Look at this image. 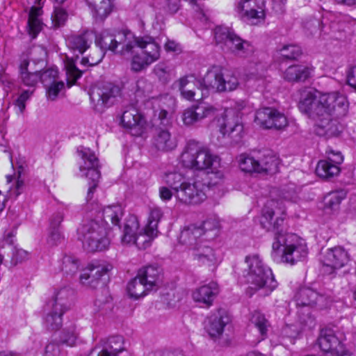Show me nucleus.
I'll return each mask as SVG.
<instances>
[{
  "instance_id": "1",
  "label": "nucleus",
  "mask_w": 356,
  "mask_h": 356,
  "mask_svg": "<svg viewBox=\"0 0 356 356\" xmlns=\"http://www.w3.org/2000/svg\"><path fill=\"white\" fill-rule=\"evenodd\" d=\"M299 108L314 119L332 113L337 117H344L348 113V102L345 96L338 92L322 94L317 97L309 91L299 102Z\"/></svg>"
},
{
  "instance_id": "2",
  "label": "nucleus",
  "mask_w": 356,
  "mask_h": 356,
  "mask_svg": "<svg viewBox=\"0 0 356 356\" xmlns=\"http://www.w3.org/2000/svg\"><path fill=\"white\" fill-rule=\"evenodd\" d=\"M135 46L141 50V54H136L132 57L131 70L138 72L158 60L161 56V47L154 38L149 35L136 37L122 46L120 51L122 56L131 53Z\"/></svg>"
},
{
  "instance_id": "3",
  "label": "nucleus",
  "mask_w": 356,
  "mask_h": 356,
  "mask_svg": "<svg viewBox=\"0 0 356 356\" xmlns=\"http://www.w3.org/2000/svg\"><path fill=\"white\" fill-rule=\"evenodd\" d=\"M78 238L88 252L104 251L110 245L109 229L97 220L83 223L77 229Z\"/></svg>"
},
{
  "instance_id": "4",
  "label": "nucleus",
  "mask_w": 356,
  "mask_h": 356,
  "mask_svg": "<svg viewBox=\"0 0 356 356\" xmlns=\"http://www.w3.org/2000/svg\"><path fill=\"white\" fill-rule=\"evenodd\" d=\"M181 161L186 168L196 170H209L219 163V158L209 148L200 146L195 141H190L181 154Z\"/></svg>"
},
{
  "instance_id": "5",
  "label": "nucleus",
  "mask_w": 356,
  "mask_h": 356,
  "mask_svg": "<svg viewBox=\"0 0 356 356\" xmlns=\"http://www.w3.org/2000/svg\"><path fill=\"white\" fill-rule=\"evenodd\" d=\"M214 38L216 44L220 45L224 51L236 56L247 58L254 53V47L228 27L217 26L214 30Z\"/></svg>"
},
{
  "instance_id": "6",
  "label": "nucleus",
  "mask_w": 356,
  "mask_h": 356,
  "mask_svg": "<svg viewBox=\"0 0 356 356\" xmlns=\"http://www.w3.org/2000/svg\"><path fill=\"white\" fill-rule=\"evenodd\" d=\"M238 163L244 172L274 174L278 171L279 160L270 151L263 150L252 155H240Z\"/></svg>"
},
{
  "instance_id": "7",
  "label": "nucleus",
  "mask_w": 356,
  "mask_h": 356,
  "mask_svg": "<svg viewBox=\"0 0 356 356\" xmlns=\"http://www.w3.org/2000/svg\"><path fill=\"white\" fill-rule=\"evenodd\" d=\"M277 238V241L273 243V250L276 252L281 246L284 247L282 255L283 262L293 265L307 257V245L296 234H286V236H280Z\"/></svg>"
},
{
  "instance_id": "8",
  "label": "nucleus",
  "mask_w": 356,
  "mask_h": 356,
  "mask_svg": "<svg viewBox=\"0 0 356 356\" xmlns=\"http://www.w3.org/2000/svg\"><path fill=\"white\" fill-rule=\"evenodd\" d=\"M90 97L97 111L110 107L118 102L122 97V88L108 82L94 86L90 92Z\"/></svg>"
},
{
  "instance_id": "9",
  "label": "nucleus",
  "mask_w": 356,
  "mask_h": 356,
  "mask_svg": "<svg viewBox=\"0 0 356 356\" xmlns=\"http://www.w3.org/2000/svg\"><path fill=\"white\" fill-rule=\"evenodd\" d=\"M78 152L83 161V163L79 167V170L83 173V176L90 180L88 183L89 188L86 197L88 201L92 199L101 177L99 160L89 148H83Z\"/></svg>"
},
{
  "instance_id": "10",
  "label": "nucleus",
  "mask_w": 356,
  "mask_h": 356,
  "mask_svg": "<svg viewBox=\"0 0 356 356\" xmlns=\"http://www.w3.org/2000/svg\"><path fill=\"white\" fill-rule=\"evenodd\" d=\"M202 83L205 89L219 92L233 91L239 85L238 79L233 72L224 75L217 67H212L207 72L202 78Z\"/></svg>"
},
{
  "instance_id": "11",
  "label": "nucleus",
  "mask_w": 356,
  "mask_h": 356,
  "mask_svg": "<svg viewBox=\"0 0 356 356\" xmlns=\"http://www.w3.org/2000/svg\"><path fill=\"white\" fill-rule=\"evenodd\" d=\"M177 201L185 205L199 204L207 199L205 184L200 181H186L175 193Z\"/></svg>"
},
{
  "instance_id": "12",
  "label": "nucleus",
  "mask_w": 356,
  "mask_h": 356,
  "mask_svg": "<svg viewBox=\"0 0 356 356\" xmlns=\"http://www.w3.org/2000/svg\"><path fill=\"white\" fill-rule=\"evenodd\" d=\"M264 0H241L237 6L239 17L244 22L256 25L266 17Z\"/></svg>"
},
{
  "instance_id": "13",
  "label": "nucleus",
  "mask_w": 356,
  "mask_h": 356,
  "mask_svg": "<svg viewBox=\"0 0 356 356\" xmlns=\"http://www.w3.org/2000/svg\"><path fill=\"white\" fill-rule=\"evenodd\" d=\"M248 283L252 286L251 289L258 291L263 289L264 296H268L277 286L271 269L268 266L245 275Z\"/></svg>"
},
{
  "instance_id": "14",
  "label": "nucleus",
  "mask_w": 356,
  "mask_h": 356,
  "mask_svg": "<svg viewBox=\"0 0 356 356\" xmlns=\"http://www.w3.org/2000/svg\"><path fill=\"white\" fill-rule=\"evenodd\" d=\"M255 122L265 129H282L288 125V120L283 113L272 107H264L257 111Z\"/></svg>"
},
{
  "instance_id": "15",
  "label": "nucleus",
  "mask_w": 356,
  "mask_h": 356,
  "mask_svg": "<svg viewBox=\"0 0 356 356\" xmlns=\"http://www.w3.org/2000/svg\"><path fill=\"white\" fill-rule=\"evenodd\" d=\"M318 342L325 356H353L331 330H322Z\"/></svg>"
},
{
  "instance_id": "16",
  "label": "nucleus",
  "mask_w": 356,
  "mask_h": 356,
  "mask_svg": "<svg viewBox=\"0 0 356 356\" xmlns=\"http://www.w3.org/2000/svg\"><path fill=\"white\" fill-rule=\"evenodd\" d=\"M280 203L275 200H270L267 201L262 210V216L261 218V225L263 228L268 231H275V239L277 241V237L280 236H286L285 234L282 233V230H280V228L284 223L283 217H277L276 220L273 222V216L275 213V209H279L282 214H284V211L281 209V207L278 208Z\"/></svg>"
},
{
  "instance_id": "17",
  "label": "nucleus",
  "mask_w": 356,
  "mask_h": 356,
  "mask_svg": "<svg viewBox=\"0 0 356 356\" xmlns=\"http://www.w3.org/2000/svg\"><path fill=\"white\" fill-rule=\"evenodd\" d=\"M337 117L334 113L323 116L317 117V122L314 126V132L316 135L330 138L339 136L342 131L343 127L339 122Z\"/></svg>"
},
{
  "instance_id": "18",
  "label": "nucleus",
  "mask_w": 356,
  "mask_h": 356,
  "mask_svg": "<svg viewBox=\"0 0 356 356\" xmlns=\"http://www.w3.org/2000/svg\"><path fill=\"white\" fill-rule=\"evenodd\" d=\"M218 109L207 104L200 103L193 106L182 113V121L186 126L193 125L207 118H213Z\"/></svg>"
},
{
  "instance_id": "19",
  "label": "nucleus",
  "mask_w": 356,
  "mask_h": 356,
  "mask_svg": "<svg viewBox=\"0 0 356 356\" xmlns=\"http://www.w3.org/2000/svg\"><path fill=\"white\" fill-rule=\"evenodd\" d=\"M230 114L231 111H229L225 115L220 131L224 136L231 139L233 143H238L245 135L244 127L238 115L234 118H230Z\"/></svg>"
},
{
  "instance_id": "20",
  "label": "nucleus",
  "mask_w": 356,
  "mask_h": 356,
  "mask_svg": "<svg viewBox=\"0 0 356 356\" xmlns=\"http://www.w3.org/2000/svg\"><path fill=\"white\" fill-rule=\"evenodd\" d=\"M295 300L297 306L301 307L318 306L319 308H323L326 305V298L325 296L307 287L298 290L295 296Z\"/></svg>"
},
{
  "instance_id": "21",
  "label": "nucleus",
  "mask_w": 356,
  "mask_h": 356,
  "mask_svg": "<svg viewBox=\"0 0 356 356\" xmlns=\"http://www.w3.org/2000/svg\"><path fill=\"white\" fill-rule=\"evenodd\" d=\"M229 321V317L225 313L218 311L207 318L204 328L209 337L216 340L222 337L225 327Z\"/></svg>"
},
{
  "instance_id": "22",
  "label": "nucleus",
  "mask_w": 356,
  "mask_h": 356,
  "mask_svg": "<svg viewBox=\"0 0 356 356\" xmlns=\"http://www.w3.org/2000/svg\"><path fill=\"white\" fill-rule=\"evenodd\" d=\"M95 33L92 31H85L76 34L68 35L66 44L70 49L74 52L83 54L92 44Z\"/></svg>"
},
{
  "instance_id": "23",
  "label": "nucleus",
  "mask_w": 356,
  "mask_h": 356,
  "mask_svg": "<svg viewBox=\"0 0 356 356\" xmlns=\"http://www.w3.org/2000/svg\"><path fill=\"white\" fill-rule=\"evenodd\" d=\"M111 264L89 265L81 274L79 279L82 284L95 288L100 279L112 269Z\"/></svg>"
},
{
  "instance_id": "24",
  "label": "nucleus",
  "mask_w": 356,
  "mask_h": 356,
  "mask_svg": "<svg viewBox=\"0 0 356 356\" xmlns=\"http://www.w3.org/2000/svg\"><path fill=\"white\" fill-rule=\"evenodd\" d=\"M66 312L47 303L43 307L42 323L51 332L59 330L63 326V316Z\"/></svg>"
},
{
  "instance_id": "25",
  "label": "nucleus",
  "mask_w": 356,
  "mask_h": 356,
  "mask_svg": "<svg viewBox=\"0 0 356 356\" xmlns=\"http://www.w3.org/2000/svg\"><path fill=\"white\" fill-rule=\"evenodd\" d=\"M349 260L350 256L348 252L341 246H336L327 250L322 262L325 266L339 269L346 265Z\"/></svg>"
},
{
  "instance_id": "26",
  "label": "nucleus",
  "mask_w": 356,
  "mask_h": 356,
  "mask_svg": "<svg viewBox=\"0 0 356 356\" xmlns=\"http://www.w3.org/2000/svg\"><path fill=\"white\" fill-rule=\"evenodd\" d=\"M218 293V284L211 282L196 289L192 296L195 302L202 304L206 307H209L213 305V300Z\"/></svg>"
},
{
  "instance_id": "27",
  "label": "nucleus",
  "mask_w": 356,
  "mask_h": 356,
  "mask_svg": "<svg viewBox=\"0 0 356 356\" xmlns=\"http://www.w3.org/2000/svg\"><path fill=\"white\" fill-rule=\"evenodd\" d=\"M19 72L22 83L26 86H35L40 79V70L30 66L29 60L25 55L20 58Z\"/></svg>"
},
{
  "instance_id": "28",
  "label": "nucleus",
  "mask_w": 356,
  "mask_h": 356,
  "mask_svg": "<svg viewBox=\"0 0 356 356\" xmlns=\"http://www.w3.org/2000/svg\"><path fill=\"white\" fill-rule=\"evenodd\" d=\"M127 35H120L119 40H116L115 38L108 31H102L99 36L95 38V43L97 46L100 47V49L103 51L105 50H110L115 54L120 55L121 50H118V44H125L127 43Z\"/></svg>"
},
{
  "instance_id": "29",
  "label": "nucleus",
  "mask_w": 356,
  "mask_h": 356,
  "mask_svg": "<svg viewBox=\"0 0 356 356\" xmlns=\"http://www.w3.org/2000/svg\"><path fill=\"white\" fill-rule=\"evenodd\" d=\"M175 86L180 91L181 96L188 100L195 99V87L200 86L204 88L202 79L197 80L193 76L188 75L178 79Z\"/></svg>"
},
{
  "instance_id": "30",
  "label": "nucleus",
  "mask_w": 356,
  "mask_h": 356,
  "mask_svg": "<svg viewBox=\"0 0 356 356\" xmlns=\"http://www.w3.org/2000/svg\"><path fill=\"white\" fill-rule=\"evenodd\" d=\"M35 3L37 5L31 8L28 19V31L32 38H36L41 31L43 25L40 17L42 14V8L44 0H35Z\"/></svg>"
},
{
  "instance_id": "31",
  "label": "nucleus",
  "mask_w": 356,
  "mask_h": 356,
  "mask_svg": "<svg viewBox=\"0 0 356 356\" xmlns=\"http://www.w3.org/2000/svg\"><path fill=\"white\" fill-rule=\"evenodd\" d=\"M191 248L194 258L200 264L211 266L216 262L217 259L213 250L205 243L200 241Z\"/></svg>"
},
{
  "instance_id": "32",
  "label": "nucleus",
  "mask_w": 356,
  "mask_h": 356,
  "mask_svg": "<svg viewBox=\"0 0 356 356\" xmlns=\"http://www.w3.org/2000/svg\"><path fill=\"white\" fill-rule=\"evenodd\" d=\"M153 145L159 151L168 152L177 147V141L168 130L159 129L154 134Z\"/></svg>"
},
{
  "instance_id": "33",
  "label": "nucleus",
  "mask_w": 356,
  "mask_h": 356,
  "mask_svg": "<svg viewBox=\"0 0 356 356\" xmlns=\"http://www.w3.org/2000/svg\"><path fill=\"white\" fill-rule=\"evenodd\" d=\"M137 277L152 290L161 282V270L158 266H147L139 270Z\"/></svg>"
},
{
  "instance_id": "34",
  "label": "nucleus",
  "mask_w": 356,
  "mask_h": 356,
  "mask_svg": "<svg viewBox=\"0 0 356 356\" xmlns=\"http://www.w3.org/2000/svg\"><path fill=\"white\" fill-rule=\"evenodd\" d=\"M73 295L74 291L72 289L64 287L59 289L47 303L67 312L70 308Z\"/></svg>"
},
{
  "instance_id": "35",
  "label": "nucleus",
  "mask_w": 356,
  "mask_h": 356,
  "mask_svg": "<svg viewBox=\"0 0 356 356\" xmlns=\"http://www.w3.org/2000/svg\"><path fill=\"white\" fill-rule=\"evenodd\" d=\"M101 346H104L113 353V356H130L124 348V340L121 336H112L100 341Z\"/></svg>"
},
{
  "instance_id": "36",
  "label": "nucleus",
  "mask_w": 356,
  "mask_h": 356,
  "mask_svg": "<svg viewBox=\"0 0 356 356\" xmlns=\"http://www.w3.org/2000/svg\"><path fill=\"white\" fill-rule=\"evenodd\" d=\"M124 215V210L122 206L119 204L108 205L102 211L103 220L99 222L104 223L108 227V222H111L113 225L119 226L120 220Z\"/></svg>"
},
{
  "instance_id": "37",
  "label": "nucleus",
  "mask_w": 356,
  "mask_h": 356,
  "mask_svg": "<svg viewBox=\"0 0 356 356\" xmlns=\"http://www.w3.org/2000/svg\"><path fill=\"white\" fill-rule=\"evenodd\" d=\"M311 70L303 65H291L284 72V79L288 81H304L310 75Z\"/></svg>"
},
{
  "instance_id": "38",
  "label": "nucleus",
  "mask_w": 356,
  "mask_h": 356,
  "mask_svg": "<svg viewBox=\"0 0 356 356\" xmlns=\"http://www.w3.org/2000/svg\"><path fill=\"white\" fill-rule=\"evenodd\" d=\"M139 229V223L136 216H129L124 223L122 243L131 244L134 238L137 236Z\"/></svg>"
},
{
  "instance_id": "39",
  "label": "nucleus",
  "mask_w": 356,
  "mask_h": 356,
  "mask_svg": "<svg viewBox=\"0 0 356 356\" xmlns=\"http://www.w3.org/2000/svg\"><path fill=\"white\" fill-rule=\"evenodd\" d=\"M203 235V232L201 227L195 225H191L184 228L180 234V241L186 245L193 247L195 244L198 243L197 239Z\"/></svg>"
},
{
  "instance_id": "40",
  "label": "nucleus",
  "mask_w": 356,
  "mask_h": 356,
  "mask_svg": "<svg viewBox=\"0 0 356 356\" xmlns=\"http://www.w3.org/2000/svg\"><path fill=\"white\" fill-rule=\"evenodd\" d=\"M339 166L328 159L319 161L316 168L317 175L323 179L332 178L339 175Z\"/></svg>"
},
{
  "instance_id": "41",
  "label": "nucleus",
  "mask_w": 356,
  "mask_h": 356,
  "mask_svg": "<svg viewBox=\"0 0 356 356\" xmlns=\"http://www.w3.org/2000/svg\"><path fill=\"white\" fill-rule=\"evenodd\" d=\"M79 332L74 323L66 325L59 335V342L68 346H74L79 338Z\"/></svg>"
},
{
  "instance_id": "42",
  "label": "nucleus",
  "mask_w": 356,
  "mask_h": 356,
  "mask_svg": "<svg viewBox=\"0 0 356 356\" xmlns=\"http://www.w3.org/2000/svg\"><path fill=\"white\" fill-rule=\"evenodd\" d=\"M158 232L145 227L143 232H139L131 244H135L139 249H146L151 245Z\"/></svg>"
},
{
  "instance_id": "43",
  "label": "nucleus",
  "mask_w": 356,
  "mask_h": 356,
  "mask_svg": "<svg viewBox=\"0 0 356 356\" xmlns=\"http://www.w3.org/2000/svg\"><path fill=\"white\" fill-rule=\"evenodd\" d=\"M147 286L138 277H136L131 280L127 285V291L131 298L138 299L146 295L147 291H150Z\"/></svg>"
},
{
  "instance_id": "44",
  "label": "nucleus",
  "mask_w": 356,
  "mask_h": 356,
  "mask_svg": "<svg viewBox=\"0 0 356 356\" xmlns=\"http://www.w3.org/2000/svg\"><path fill=\"white\" fill-rule=\"evenodd\" d=\"M80 268V261L74 255H65L61 260L60 269L67 276H73Z\"/></svg>"
},
{
  "instance_id": "45",
  "label": "nucleus",
  "mask_w": 356,
  "mask_h": 356,
  "mask_svg": "<svg viewBox=\"0 0 356 356\" xmlns=\"http://www.w3.org/2000/svg\"><path fill=\"white\" fill-rule=\"evenodd\" d=\"M140 120V115L138 113L137 109L133 106L129 107L126 109L122 116L121 122L124 127L131 129L136 126Z\"/></svg>"
},
{
  "instance_id": "46",
  "label": "nucleus",
  "mask_w": 356,
  "mask_h": 356,
  "mask_svg": "<svg viewBox=\"0 0 356 356\" xmlns=\"http://www.w3.org/2000/svg\"><path fill=\"white\" fill-rule=\"evenodd\" d=\"M199 227L202 229L203 235L209 240L218 235L220 223L216 218H211L204 220Z\"/></svg>"
},
{
  "instance_id": "47",
  "label": "nucleus",
  "mask_w": 356,
  "mask_h": 356,
  "mask_svg": "<svg viewBox=\"0 0 356 356\" xmlns=\"http://www.w3.org/2000/svg\"><path fill=\"white\" fill-rule=\"evenodd\" d=\"M346 197V192L343 190L332 191L325 197V207L331 210L339 209L341 201Z\"/></svg>"
},
{
  "instance_id": "48",
  "label": "nucleus",
  "mask_w": 356,
  "mask_h": 356,
  "mask_svg": "<svg viewBox=\"0 0 356 356\" xmlns=\"http://www.w3.org/2000/svg\"><path fill=\"white\" fill-rule=\"evenodd\" d=\"M67 84L68 87L72 86L81 75L82 72L76 66L72 59H67L65 63Z\"/></svg>"
},
{
  "instance_id": "49",
  "label": "nucleus",
  "mask_w": 356,
  "mask_h": 356,
  "mask_svg": "<svg viewBox=\"0 0 356 356\" xmlns=\"http://www.w3.org/2000/svg\"><path fill=\"white\" fill-rule=\"evenodd\" d=\"M184 177L179 172L166 173L164 177V182L175 193L186 182Z\"/></svg>"
},
{
  "instance_id": "50",
  "label": "nucleus",
  "mask_w": 356,
  "mask_h": 356,
  "mask_svg": "<svg viewBox=\"0 0 356 356\" xmlns=\"http://www.w3.org/2000/svg\"><path fill=\"white\" fill-rule=\"evenodd\" d=\"M279 58L282 60H294L296 59L301 54L300 47L293 44L284 45L277 49Z\"/></svg>"
},
{
  "instance_id": "51",
  "label": "nucleus",
  "mask_w": 356,
  "mask_h": 356,
  "mask_svg": "<svg viewBox=\"0 0 356 356\" xmlns=\"http://www.w3.org/2000/svg\"><path fill=\"white\" fill-rule=\"evenodd\" d=\"M247 273H252L256 270L267 266L258 254H249L245 258Z\"/></svg>"
},
{
  "instance_id": "52",
  "label": "nucleus",
  "mask_w": 356,
  "mask_h": 356,
  "mask_svg": "<svg viewBox=\"0 0 356 356\" xmlns=\"http://www.w3.org/2000/svg\"><path fill=\"white\" fill-rule=\"evenodd\" d=\"M91 8L94 10L96 17L103 20L111 13L113 10L112 1L100 0Z\"/></svg>"
},
{
  "instance_id": "53",
  "label": "nucleus",
  "mask_w": 356,
  "mask_h": 356,
  "mask_svg": "<svg viewBox=\"0 0 356 356\" xmlns=\"http://www.w3.org/2000/svg\"><path fill=\"white\" fill-rule=\"evenodd\" d=\"M68 17V13L65 9L61 6H55L54 13L51 15L52 24L55 28L63 26Z\"/></svg>"
},
{
  "instance_id": "54",
  "label": "nucleus",
  "mask_w": 356,
  "mask_h": 356,
  "mask_svg": "<svg viewBox=\"0 0 356 356\" xmlns=\"http://www.w3.org/2000/svg\"><path fill=\"white\" fill-rule=\"evenodd\" d=\"M58 76V72L57 68L50 67L42 72L40 70L39 77L41 82L44 86H47L49 84L56 82V79Z\"/></svg>"
},
{
  "instance_id": "55",
  "label": "nucleus",
  "mask_w": 356,
  "mask_h": 356,
  "mask_svg": "<svg viewBox=\"0 0 356 356\" xmlns=\"http://www.w3.org/2000/svg\"><path fill=\"white\" fill-rule=\"evenodd\" d=\"M163 211L161 208L153 207L150 209L149 216L148 218V223L146 227L149 229L158 232L157 227L159 221L163 217Z\"/></svg>"
},
{
  "instance_id": "56",
  "label": "nucleus",
  "mask_w": 356,
  "mask_h": 356,
  "mask_svg": "<svg viewBox=\"0 0 356 356\" xmlns=\"http://www.w3.org/2000/svg\"><path fill=\"white\" fill-rule=\"evenodd\" d=\"M252 322L259 330L262 336H266L268 327V321L264 315L259 312H254L252 317Z\"/></svg>"
},
{
  "instance_id": "57",
  "label": "nucleus",
  "mask_w": 356,
  "mask_h": 356,
  "mask_svg": "<svg viewBox=\"0 0 356 356\" xmlns=\"http://www.w3.org/2000/svg\"><path fill=\"white\" fill-rule=\"evenodd\" d=\"M104 56V52L101 49L93 51L92 54L81 59V64L94 66L99 63Z\"/></svg>"
},
{
  "instance_id": "58",
  "label": "nucleus",
  "mask_w": 356,
  "mask_h": 356,
  "mask_svg": "<svg viewBox=\"0 0 356 356\" xmlns=\"http://www.w3.org/2000/svg\"><path fill=\"white\" fill-rule=\"evenodd\" d=\"M33 90H24L14 102V105L18 108L19 113L23 114L26 108V102L33 95Z\"/></svg>"
},
{
  "instance_id": "59",
  "label": "nucleus",
  "mask_w": 356,
  "mask_h": 356,
  "mask_svg": "<svg viewBox=\"0 0 356 356\" xmlns=\"http://www.w3.org/2000/svg\"><path fill=\"white\" fill-rule=\"evenodd\" d=\"M210 170L211 172H207L209 181L207 183H203L205 184V188L220 184L224 179L223 173L221 171L213 172L212 170Z\"/></svg>"
},
{
  "instance_id": "60",
  "label": "nucleus",
  "mask_w": 356,
  "mask_h": 356,
  "mask_svg": "<svg viewBox=\"0 0 356 356\" xmlns=\"http://www.w3.org/2000/svg\"><path fill=\"white\" fill-rule=\"evenodd\" d=\"M63 240V234L60 229L49 228V234L47 238V242L50 246H56L60 244Z\"/></svg>"
},
{
  "instance_id": "61",
  "label": "nucleus",
  "mask_w": 356,
  "mask_h": 356,
  "mask_svg": "<svg viewBox=\"0 0 356 356\" xmlns=\"http://www.w3.org/2000/svg\"><path fill=\"white\" fill-rule=\"evenodd\" d=\"M45 87L47 90L48 97L51 100H54L57 97L59 92L64 88V83L62 81H56Z\"/></svg>"
},
{
  "instance_id": "62",
  "label": "nucleus",
  "mask_w": 356,
  "mask_h": 356,
  "mask_svg": "<svg viewBox=\"0 0 356 356\" xmlns=\"http://www.w3.org/2000/svg\"><path fill=\"white\" fill-rule=\"evenodd\" d=\"M29 253L27 251L18 249L16 248H13V256L11 259V263L13 265H17L18 263H21L28 259Z\"/></svg>"
},
{
  "instance_id": "63",
  "label": "nucleus",
  "mask_w": 356,
  "mask_h": 356,
  "mask_svg": "<svg viewBox=\"0 0 356 356\" xmlns=\"http://www.w3.org/2000/svg\"><path fill=\"white\" fill-rule=\"evenodd\" d=\"M181 7V0H163V8L170 14L176 13Z\"/></svg>"
},
{
  "instance_id": "64",
  "label": "nucleus",
  "mask_w": 356,
  "mask_h": 356,
  "mask_svg": "<svg viewBox=\"0 0 356 356\" xmlns=\"http://www.w3.org/2000/svg\"><path fill=\"white\" fill-rule=\"evenodd\" d=\"M163 47L167 52H173L178 54L182 51L181 44L174 40L168 39Z\"/></svg>"
}]
</instances>
